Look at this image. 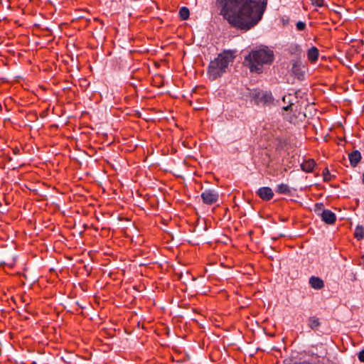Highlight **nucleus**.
Returning a JSON list of instances; mask_svg holds the SVG:
<instances>
[{
	"instance_id": "17",
	"label": "nucleus",
	"mask_w": 364,
	"mask_h": 364,
	"mask_svg": "<svg viewBox=\"0 0 364 364\" xmlns=\"http://www.w3.org/2000/svg\"><path fill=\"white\" fill-rule=\"evenodd\" d=\"M323 180L326 181L331 180V175L328 168H325L323 171Z\"/></svg>"
},
{
	"instance_id": "23",
	"label": "nucleus",
	"mask_w": 364,
	"mask_h": 364,
	"mask_svg": "<svg viewBox=\"0 0 364 364\" xmlns=\"http://www.w3.org/2000/svg\"><path fill=\"white\" fill-rule=\"evenodd\" d=\"M283 101L284 102H287V100H286V96H284L283 98H282Z\"/></svg>"
},
{
	"instance_id": "8",
	"label": "nucleus",
	"mask_w": 364,
	"mask_h": 364,
	"mask_svg": "<svg viewBox=\"0 0 364 364\" xmlns=\"http://www.w3.org/2000/svg\"><path fill=\"white\" fill-rule=\"evenodd\" d=\"M257 194L264 200H269L274 196L272 190L269 187H262L259 188Z\"/></svg>"
},
{
	"instance_id": "11",
	"label": "nucleus",
	"mask_w": 364,
	"mask_h": 364,
	"mask_svg": "<svg viewBox=\"0 0 364 364\" xmlns=\"http://www.w3.org/2000/svg\"><path fill=\"white\" fill-rule=\"evenodd\" d=\"M348 157L353 166H356L361 159V155L358 151H353L349 154Z\"/></svg>"
},
{
	"instance_id": "26",
	"label": "nucleus",
	"mask_w": 364,
	"mask_h": 364,
	"mask_svg": "<svg viewBox=\"0 0 364 364\" xmlns=\"http://www.w3.org/2000/svg\"><path fill=\"white\" fill-rule=\"evenodd\" d=\"M318 204H316V206H318ZM319 205H320V206H323V204H322V203H320V204H319Z\"/></svg>"
},
{
	"instance_id": "9",
	"label": "nucleus",
	"mask_w": 364,
	"mask_h": 364,
	"mask_svg": "<svg viewBox=\"0 0 364 364\" xmlns=\"http://www.w3.org/2000/svg\"><path fill=\"white\" fill-rule=\"evenodd\" d=\"M309 284L314 289H321L324 287L323 281L321 278L315 276H312L309 278Z\"/></svg>"
},
{
	"instance_id": "13",
	"label": "nucleus",
	"mask_w": 364,
	"mask_h": 364,
	"mask_svg": "<svg viewBox=\"0 0 364 364\" xmlns=\"http://www.w3.org/2000/svg\"><path fill=\"white\" fill-rule=\"evenodd\" d=\"M276 193L279 194H290L291 189L286 183L279 184L276 188Z\"/></svg>"
},
{
	"instance_id": "10",
	"label": "nucleus",
	"mask_w": 364,
	"mask_h": 364,
	"mask_svg": "<svg viewBox=\"0 0 364 364\" xmlns=\"http://www.w3.org/2000/svg\"><path fill=\"white\" fill-rule=\"evenodd\" d=\"M316 166V162L314 159H309L307 161H304L301 164V168L302 171L309 173L311 172Z\"/></svg>"
},
{
	"instance_id": "14",
	"label": "nucleus",
	"mask_w": 364,
	"mask_h": 364,
	"mask_svg": "<svg viewBox=\"0 0 364 364\" xmlns=\"http://www.w3.org/2000/svg\"><path fill=\"white\" fill-rule=\"evenodd\" d=\"M354 236L358 240L364 238V228L362 225H357L355 230Z\"/></svg>"
},
{
	"instance_id": "24",
	"label": "nucleus",
	"mask_w": 364,
	"mask_h": 364,
	"mask_svg": "<svg viewBox=\"0 0 364 364\" xmlns=\"http://www.w3.org/2000/svg\"><path fill=\"white\" fill-rule=\"evenodd\" d=\"M295 48H296V50H300L299 46H296Z\"/></svg>"
},
{
	"instance_id": "6",
	"label": "nucleus",
	"mask_w": 364,
	"mask_h": 364,
	"mask_svg": "<svg viewBox=\"0 0 364 364\" xmlns=\"http://www.w3.org/2000/svg\"><path fill=\"white\" fill-rule=\"evenodd\" d=\"M304 68L305 67L300 60H295L292 61L291 73L299 80L303 79Z\"/></svg>"
},
{
	"instance_id": "4",
	"label": "nucleus",
	"mask_w": 364,
	"mask_h": 364,
	"mask_svg": "<svg viewBox=\"0 0 364 364\" xmlns=\"http://www.w3.org/2000/svg\"><path fill=\"white\" fill-rule=\"evenodd\" d=\"M203 202L207 205H212L218 200V193L214 190H205L201 193Z\"/></svg>"
},
{
	"instance_id": "19",
	"label": "nucleus",
	"mask_w": 364,
	"mask_h": 364,
	"mask_svg": "<svg viewBox=\"0 0 364 364\" xmlns=\"http://www.w3.org/2000/svg\"><path fill=\"white\" fill-rule=\"evenodd\" d=\"M296 28L297 30L299 31H304L306 28V24L305 23L302 22V21H298L296 23Z\"/></svg>"
},
{
	"instance_id": "25",
	"label": "nucleus",
	"mask_w": 364,
	"mask_h": 364,
	"mask_svg": "<svg viewBox=\"0 0 364 364\" xmlns=\"http://www.w3.org/2000/svg\"><path fill=\"white\" fill-rule=\"evenodd\" d=\"M363 183H364V173L363 174V178H362Z\"/></svg>"
},
{
	"instance_id": "7",
	"label": "nucleus",
	"mask_w": 364,
	"mask_h": 364,
	"mask_svg": "<svg viewBox=\"0 0 364 364\" xmlns=\"http://www.w3.org/2000/svg\"><path fill=\"white\" fill-rule=\"evenodd\" d=\"M321 220L326 224L331 225L336 222V216L329 210H323L321 214Z\"/></svg>"
},
{
	"instance_id": "18",
	"label": "nucleus",
	"mask_w": 364,
	"mask_h": 364,
	"mask_svg": "<svg viewBox=\"0 0 364 364\" xmlns=\"http://www.w3.org/2000/svg\"><path fill=\"white\" fill-rule=\"evenodd\" d=\"M311 4L314 6L322 7L324 5V1L323 0H311Z\"/></svg>"
},
{
	"instance_id": "12",
	"label": "nucleus",
	"mask_w": 364,
	"mask_h": 364,
	"mask_svg": "<svg viewBox=\"0 0 364 364\" xmlns=\"http://www.w3.org/2000/svg\"><path fill=\"white\" fill-rule=\"evenodd\" d=\"M307 57L311 62L315 63L318 58V48L314 46L311 47L307 52Z\"/></svg>"
},
{
	"instance_id": "5",
	"label": "nucleus",
	"mask_w": 364,
	"mask_h": 364,
	"mask_svg": "<svg viewBox=\"0 0 364 364\" xmlns=\"http://www.w3.org/2000/svg\"><path fill=\"white\" fill-rule=\"evenodd\" d=\"M254 98L257 104L263 103L270 104L273 102L272 95L270 92L267 91H258L255 95Z\"/></svg>"
},
{
	"instance_id": "21",
	"label": "nucleus",
	"mask_w": 364,
	"mask_h": 364,
	"mask_svg": "<svg viewBox=\"0 0 364 364\" xmlns=\"http://www.w3.org/2000/svg\"><path fill=\"white\" fill-rule=\"evenodd\" d=\"M293 105L292 103L289 104V105L286 106V107H284V109L286 110V111H288L289 109H291V106Z\"/></svg>"
},
{
	"instance_id": "15",
	"label": "nucleus",
	"mask_w": 364,
	"mask_h": 364,
	"mask_svg": "<svg viewBox=\"0 0 364 364\" xmlns=\"http://www.w3.org/2000/svg\"><path fill=\"white\" fill-rule=\"evenodd\" d=\"M320 326V322L318 318L311 316L309 318V326L311 329H316Z\"/></svg>"
},
{
	"instance_id": "1",
	"label": "nucleus",
	"mask_w": 364,
	"mask_h": 364,
	"mask_svg": "<svg viewBox=\"0 0 364 364\" xmlns=\"http://www.w3.org/2000/svg\"><path fill=\"white\" fill-rule=\"evenodd\" d=\"M220 15L230 25L247 31L262 19L267 2L261 0H216Z\"/></svg>"
},
{
	"instance_id": "3",
	"label": "nucleus",
	"mask_w": 364,
	"mask_h": 364,
	"mask_svg": "<svg viewBox=\"0 0 364 364\" xmlns=\"http://www.w3.org/2000/svg\"><path fill=\"white\" fill-rule=\"evenodd\" d=\"M272 60V52L264 49L254 50L245 58L250 71L257 73L262 72V65L270 63Z\"/></svg>"
},
{
	"instance_id": "20",
	"label": "nucleus",
	"mask_w": 364,
	"mask_h": 364,
	"mask_svg": "<svg viewBox=\"0 0 364 364\" xmlns=\"http://www.w3.org/2000/svg\"><path fill=\"white\" fill-rule=\"evenodd\" d=\"M358 359L360 362L364 363V349L358 353Z\"/></svg>"
},
{
	"instance_id": "2",
	"label": "nucleus",
	"mask_w": 364,
	"mask_h": 364,
	"mask_svg": "<svg viewBox=\"0 0 364 364\" xmlns=\"http://www.w3.org/2000/svg\"><path fill=\"white\" fill-rule=\"evenodd\" d=\"M235 56L231 51H224L220 53L216 58L210 61L208 66V75L212 80L220 77L226 72L228 65L234 59Z\"/></svg>"
},
{
	"instance_id": "22",
	"label": "nucleus",
	"mask_w": 364,
	"mask_h": 364,
	"mask_svg": "<svg viewBox=\"0 0 364 364\" xmlns=\"http://www.w3.org/2000/svg\"><path fill=\"white\" fill-rule=\"evenodd\" d=\"M283 101L284 102H287V100H286V96H284L283 98H282Z\"/></svg>"
},
{
	"instance_id": "16",
	"label": "nucleus",
	"mask_w": 364,
	"mask_h": 364,
	"mask_svg": "<svg viewBox=\"0 0 364 364\" xmlns=\"http://www.w3.org/2000/svg\"><path fill=\"white\" fill-rule=\"evenodd\" d=\"M190 12L187 7H181L179 10V16L182 20H186L189 18Z\"/></svg>"
}]
</instances>
